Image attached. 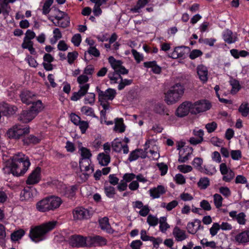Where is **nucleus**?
Here are the masks:
<instances>
[{"instance_id": "nucleus-1", "label": "nucleus", "mask_w": 249, "mask_h": 249, "mask_svg": "<svg viewBox=\"0 0 249 249\" xmlns=\"http://www.w3.org/2000/svg\"><path fill=\"white\" fill-rule=\"evenodd\" d=\"M94 72V67L92 65H88L86 67L82 74H80L79 69L75 70L73 72V75L77 77V82L79 86V90L77 92L73 93L71 99L73 101H77L87 93L90 87V84L88 82L91 78Z\"/></svg>"}, {"instance_id": "nucleus-2", "label": "nucleus", "mask_w": 249, "mask_h": 249, "mask_svg": "<svg viewBox=\"0 0 249 249\" xmlns=\"http://www.w3.org/2000/svg\"><path fill=\"white\" fill-rule=\"evenodd\" d=\"M7 165L11 173L15 176L24 175L31 165L27 156L22 153L18 152L10 158Z\"/></svg>"}, {"instance_id": "nucleus-3", "label": "nucleus", "mask_w": 249, "mask_h": 249, "mask_svg": "<svg viewBox=\"0 0 249 249\" xmlns=\"http://www.w3.org/2000/svg\"><path fill=\"white\" fill-rule=\"evenodd\" d=\"M58 224L56 220H52L36 226L30 229L29 236L31 240L37 243L44 240L47 234L53 230Z\"/></svg>"}, {"instance_id": "nucleus-4", "label": "nucleus", "mask_w": 249, "mask_h": 249, "mask_svg": "<svg viewBox=\"0 0 249 249\" xmlns=\"http://www.w3.org/2000/svg\"><path fill=\"white\" fill-rule=\"evenodd\" d=\"M62 203V200L59 197L52 196L46 197L36 203V207L41 212H46L54 210L58 208Z\"/></svg>"}, {"instance_id": "nucleus-5", "label": "nucleus", "mask_w": 249, "mask_h": 249, "mask_svg": "<svg viewBox=\"0 0 249 249\" xmlns=\"http://www.w3.org/2000/svg\"><path fill=\"white\" fill-rule=\"evenodd\" d=\"M184 93L183 86L179 83L171 87L165 94V101L168 105H172L177 102Z\"/></svg>"}, {"instance_id": "nucleus-6", "label": "nucleus", "mask_w": 249, "mask_h": 249, "mask_svg": "<svg viewBox=\"0 0 249 249\" xmlns=\"http://www.w3.org/2000/svg\"><path fill=\"white\" fill-rule=\"evenodd\" d=\"M29 132V127L16 124L8 130L7 134L9 138L18 139L23 135L28 134Z\"/></svg>"}, {"instance_id": "nucleus-7", "label": "nucleus", "mask_w": 249, "mask_h": 249, "mask_svg": "<svg viewBox=\"0 0 249 249\" xmlns=\"http://www.w3.org/2000/svg\"><path fill=\"white\" fill-rule=\"evenodd\" d=\"M68 243L72 247H89L88 236L85 237L79 234H73L69 237Z\"/></svg>"}, {"instance_id": "nucleus-8", "label": "nucleus", "mask_w": 249, "mask_h": 249, "mask_svg": "<svg viewBox=\"0 0 249 249\" xmlns=\"http://www.w3.org/2000/svg\"><path fill=\"white\" fill-rule=\"evenodd\" d=\"M91 160H83L79 161V165L81 174L79 175L82 181L87 180L89 176L94 171L93 166L90 164Z\"/></svg>"}, {"instance_id": "nucleus-9", "label": "nucleus", "mask_w": 249, "mask_h": 249, "mask_svg": "<svg viewBox=\"0 0 249 249\" xmlns=\"http://www.w3.org/2000/svg\"><path fill=\"white\" fill-rule=\"evenodd\" d=\"M211 107V104L208 100H198L194 103H192L191 113L192 114H196L200 112L206 111L210 109Z\"/></svg>"}, {"instance_id": "nucleus-10", "label": "nucleus", "mask_w": 249, "mask_h": 249, "mask_svg": "<svg viewBox=\"0 0 249 249\" xmlns=\"http://www.w3.org/2000/svg\"><path fill=\"white\" fill-rule=\"evenodd\" d=\"M108 60L109 63L115 71L122 74L128 73V71L122 66V62L121 61L116 60L113 56H109L108 58Z\"/></svg>"}, {"instance_id": "nucleus-11", "label": "nucleus", "mask_w": 249, "mask_h": 249, "mask_svg": "<svg viewBox=\"0 0 249 249\" xmlns=\"http://www.w3.org/2000/svg\"><path fill=\"white\" fill-rule=\"evenodd\" d=\"M41 168H36L29 175L26 182L28 185H34L38 183L41 180Z\"/></svg>"}, {"instance_id": "nucleus-12", "label": "nucleus", "mask_w": 249, "mask_h": 249, "mask_svg": "<svg viewBox=\"0 0 249 249\" xmlns=\"http://www.w3.org/2000/svg\"><path fill=\"white\" fill-rule=\"evenodd\" d=\"M192 110V103L184 102L177 108L176 115L178 117H183L189 113Z\"/></svg>"}, {"instance_id": "nucleus-13", "label": "nucleus", "mask_w": 249, "mask_h": 249, "mask_svg": "<svg viewBox=\"0 0 249 249\" xmlns=\"http://www.w3.org/2000/svg\"><path fill=\"white\" fill-rule=\"evenodd\" d=\"M116 94V90L112 89H108L105 91L99 90L98 91V100L108 101L112 100Z\"/></svg>"}, {"instance_id": "nucleus-14", "label": "nucleus", "mask_w": 249, "mask_h": 249, "mask_svg": "<svg viewBox=\"0 0 249 249\" xmlns=\"http://www.w3.org/2000/svg\"><path fill=\"white\" fill-rule=\"evenodd\" d=\"M73 217L74 220H81L87 219L89 216V212L83 207H77L73 210Z\"/></svg>"}, {"instance_id": "nucleus-15", "label": "nucleus", "mask_w": 249, "mask_h": 249, "mask_svg": "<svg viewBox=\"0 0 249 249\" xmlns=\"http://www.w3.org/2000/svg\"><path fill=\"white\" fill-rule=\"evenodd\" d=\"M229 216L232 220L236 221L240 225H245L246 223V215L243 212L237 213L236 211H232L229 212Z\"/></svg>"}, {"instance_id": "nucleus-16", "label": "nucleus", "mask_w": 249, "mask_h": 249, "mask_svg": "<svg viewBox=\"0 0 249 249\" xmlns=\"http://www.w3.org/2000/svg\"><path fill=\"white\" fill-rule=\"evenodd\" d=\"M89 247L92 246H104L107 245V240L106 238L100 236H88Z\"/></svg>"}, {"instance_id": "nucleus-17", "label": "nucleus", "mask_w": 249, "mask_h": 249, "mask_svg": "<svg viewBox=\"0 0 249 249\" xmlns=\"http://www.w3.org/2000/svg\"><path fill=\"white\" fill-rule=\"evenodd\" d=\"M193 152V149L190 147H186L182 148L179 151V162L183 163L186 162L190 159Z\"/></svg>"}, {"instance_id": "nucleus-18", "label": "nucleus", "mask_w": 249, "mask_h": 249, "mask_svg": "<svg viewBox=\"0 0 249 249\" xmlns=\"http://www.w3.org/2000/svg\"><path fill=\"white\" fill-rule=\"evenodd\" d=\"M36 116L30 109L23 110L19 115L18 119L24 123H27L33 120Z\"/></svg>"}, {"instance_id": "nucleus-19", "label": "nucleus", "mask_w": 249, "mask_h": 249, "mask_svg": "<svg viewBox=\"0 0 249 249\" xmlns=\"http://www.w3.org/2000/svg\"><path fill=\"white\" fill-rule=\"evenodd\" d=\"M36 96L35 93L27 90L22 91L20 95L22 102L27 105L31 104L34 101Z\"/></svg>"}, {"instance_id": "nucleus-20", "label": "nucleus", "mask_w": 249, "mask_h": 249, "mask_svg": "<svg viewBox=\"0 0 249 249\" xmlns=\"http://www.w3.org/2000/svg\"><path fill=\"white\" fill-rule=\"evenodd\" d=\"M197 73L200 80L203 83H206L208 79V71L207 68L202 65H199L196 68Z\"/></svg>"}, {"instance_id": "nucleus-21", "label": "nucleus", "mask_w": 249, "mask_h": 249, "mask_svg": "<svg viewBox=\"0 0 249 249\" xmlns=\"http://www.w3.org/2000/svg\"><path fill=\"white\" fill-rule=\"evenodd\" d=\"M147 156V152L142 149H137L132 151L129 156L128 160L130 162L137 160L139 158L144 159Z\"/></svg>"}, {"instance_id": "nucleus-22", "label": "nucleus", "mask_w": 249, "mask_h": 249, "mask_svg": "<svg viewBox=\"0 0 249 249\" xmlns=\"http://www.w3.org/2000/svg\"><path fill=\"white\" fill-rule=\"evenodd\" d=\"M172 233L176 240L178 242L182 241L188 237L186 231L177 226L173 229Z\"/></svg>"}, {"instance_id": "nucleus-23", "label": "nucleus", "mask_w": 249, "mask_h": 249, "mask_svg": "<svg viewBox=\"0 0 249 249\" xmlns=\"http://www.w3.org/2000/svg\"><path fill=\"white\" fill-rule=\"evenodd\" d=\"M222 36L224 40L228 44H231L237 41V38L236 34H233L231 30L228 29L223 32Z\"/></svg>"}, {"instance_id": "nucleus-24", "label": "nucleus", "mask_w": 249, "mask_h": 249, "mask_svg": "<svg viewBox=\"0 0 249 249\" xmlns=\"http://www.w3.org/2000/svg\"><path fill=\"white\" fill-rule=\"evenodd\" d=\"M165 192V187L162 185H158L157 187L151 188L149 191L150 196L153 199L159 198Z\"/></svg>"}, {"instance_id": "nucleus-25", "label": "nucleus", "mask_w": 249, "mask_h": 249, "mask_svg": "<svg viewBox=\"0 0 249 249\" xmlns=\"http://www.w3.org/2000/svg\"><path fill=\"white\" fill-rule=\"evenodd\" d=\"M78 152L81 157L79 161H83V160H91L90 158L92 156V154L89 149L86 147H83L81 145H79Z\"/></svg>"}, {"instance_id": "nucleus-26", "label": "nucleus", "mask_w": 249, "mask_h": 249, "mask_svg": "<svg viewBox=\"0 0 249 249\" xmlns=\"http://www.w3.org/2000/svg\"><path fill=\"white\" fill-rule=\"evenodd\" d=\"M235 240L239 244H245L249 242V230L242 231L235 236Z\"/></svg>"}, {"instance_id": "nucleus-27", "label": "nucleus", "mask_w": 249, "mask_h": 249, "mask_svg": "<svg viewBox=\"0 0 249 249\" xmlns=\"http://www.w3.org/2000/svg\"><path fill=\"white\" fill-rule=\"evenodd\" d=\"M203 229L201 226V221L198 219H196L194 222H189L187 226L188 231L191 234H195L200 229Z\"/></svg>"}, {"instance_id": "nucleus-28", "label": "nucleus", "mask_w": 249, "mask_h": 249, "mask_svg": "<svg viewBox=\"0 0 249 249\" xmlns=\"http://www.w3.org/2000/svg\"><path fill=\"white\" fill-rule=\"evenodd\" d=\"M0 110L3 115H8L15 113L16 108L10 106L7 103H3L0 105Z\"/></svg>"}, {"instance_id": "nucleus-29", "label": "nucleus", "mask_w": 249, "mask_h": 249, "mask_svg": "<svg viewBox=\"0 0 249 249\" xmlns=\"http://www.w3.org/2000/svg\"><path fill=\"white\" fill-rule=\"evenodd\" d=\"M143 66L145 68H151L154 73L160 74L161 72V68L157 65L155 61L145 62L143 63Z\"/></svg>"}, {"instance_id": "nucleus-30", "label": "nucleus", "mask_w": 249, "mask_h": 249, "mask_svg": "<svg viewBox=\"0 0 249 249\" xmlns=\"http://www.w3.org/2000/svg\"><path fill=\"white\" fill-rule=\"evenodd\" d=\"M31 104H32V106L30 109L36 116L44 108V106L40 100H37L36 102L33 101Z\"/></svg>"}, {"instance_id": "nucleus-31", "label": "nucleus", "mask_w": 249, "mask_h": 249, "mask_svg": "<svg viewBox=\"0 0 249 249\" xmlns=\"http://www.w3.org/2000/svg\"><path fill=\"white\" fill-rule=\"evenodd\" d=\"M48 18L49 20L53 22V24L55 26L63 28L68 27L70 24V19L68 15L64 17V18L59 21H54V19H52L51 18Z\"/></svg>"}, {"instance_id": "nucleus-32", "label": "nucleus", "mask_w": 249, "mask_h": 249, "mask_svg": "<svg viewBox=\"0 0 249 249\" xmlns=\"http://www.w3.org/2000/svg\"><path fill=\"white\" fill-rule=\"evenodd\" d=\"M99 224L101 228L105 231H106L108 233H112L113 230L108 222V218L104 217L99 220Z\"/></svg>"}, {"instance_id": "nucleus-33", "label": "nucleus", "mask_w": 249, "mask_h": 249, "mask_svg": "<svg viewBox=\"0 0 249 249\" xmlns=\"http://www.w3.org/2000/svg\"><path fill=\"white\" fill-rule=\"evenodd\" d=\"M97 160L101 166H107L110 161V158L109 155L106 154L104 153H101L98 154Z\"/></svg>"}, {"instance_id": "nucleus-34", "label": "nucleus", "mask_w": 249, "mask_h": 249, "mask_svg": "<svg viewBox=\"0 0 249 249\" xmlns=\"http://www.w3.org/2000/svg\"><path fill=\"white\" fill-rule=\"evenodd\" d=\"M154 111L161 116L169 115V110L162 104H157L154 108Z\"/></svg>"}, {"instance_id": "nucleus-35", "label": "nucleus", "mask_w": 249, "mask_h": 249, "mask_svg": "<svg viewBox=\"0 0 249 249\" xmlns=\"http://www.w3.org/2000/svg\"><path fill=\"white\" fill-rule=\"evenodd\" d=\"M149 1V0H138L136 5L130 9L134 13H140L141 9L144 7Z\"/></svg>"}, {"instance_id": "nucleus-36", "label": "nucleus", "mask_w": 249, "mask_h": 249, "mask_svg": "<svg viewBox=\"0 0 249 249\" xmlns=\"http://www.w3.org/2000/svg\"><path fill=\"white\" fill-rule=\"evenodd\" d=\"M114 130L116 132L123 133L125 131V126L122 118H117L115 120Z\"/></svg>"}, {"instance_id": "nucleus-37", "label": "nucleus", "mask_w": 249, "mask_h": 249, "mask_svg": "<svg viewBox=\"0 0 249 249\" xmlns=\"http://www.w3.org/2000/svg\"><path fill=\"white\" fill-rule=\"evenodd\" d=\"M159 223L160 224V230L162 232H165L170 228V225L167 223V217L165 216L160 217Z\"/></svg>"}, {"instance_id": "nucleus-38", "label": "nucleus", "mask_w": 249, "mask_h": 249, "mask_svg": "<svg viewBox=\"0 0 249 249\" xmlns=\"http://www.w3.org/2000/svg\"><path fill=\"white\" fill-rule=\"evenodd\" d=\"M62 37V33L59 29L55 28L53 30V37L50 39V42L51 44H54L59 39H61Z\"/></svg>"}, {"instance_id": "nucleus-39", "label": "nucleus", "mask_w": 249, "mask_h": 249, "mask_svg": "<svg viewBox=\"0 0 249 249\" xmlns=\"http://www.w3.org/2000/svg\"><path fill=\"white\" fill-rule=\"evenodd\" d=\"M184 54V52L181 50V47H177L169 55V56L173 59H177L182 57Z\"/></svg>"}, {"instance_id": "nucleus-40", "label": "nucleus", "mask_w": 249, "mask_h": 249, "mask_svg": "<svg viewBox=\"0 0 249 249\" xmlns=\"http://www.w3.org/2000/svg\"><path fill=\"white\" fill-rule=\"evenodd\" d=\"M81 112L86 116L92 117L93 118H98L94 113L93 109L88 106H83L81 108Z\"/></svg>"}, {"instance_id": "nucleus-41", "label": "nucleus", "mask_w": 249, "mask_h": 249, "mask_svg": "<svg viewBox=\"0 0 249 249\" xmlns=\"http://www.w3.org/2000/svg\"><path fill=\"white\" fill-rule=\"evenodd\" d=\"M210 185V179L207 177L201 178L197 182L198 187L201 190L206 189Z\"/></svg>"}, {"instance_id": "nucleus-42", "label": "nucleus", "mask_w": 249, "mask_h": 249, "mask_svg": "<svg viewBox=\"0 0 249 249\" xmlns=\"http://www.w3.org/2000/svg\"><path fill=\"white\" fill-rule=\"evenodd\" d=\"M25 234V231L22 229H19L13 232L11 235V239L13 241H17L20 239Z\"/></svg>"}, {"instance_id": "nucleus-43", "label": "nucleus", "mask_w": 249, "mask_h": 249, "mask_svg": "<svg viewBox=\"0 0 249 249\" xmlns=\"http://www.w3.org/2000/svg\"><path fill=\"white\" fill-rule=\"evenodd\" d=\"M160 219L153 214H149L147 217L146 222L151 227H155L158 225Z\"/></svg>"}, {"instance_id": "nucleus-44", "label": "nucleus", "mask_w": 249, "mask_h": 249, "mask_svg": "<svg viewBox=\"0 0 249 249\" xmlns=\"http://www.w3.org/2000/svg\"><path fill=\"white\" fill-rule=\"evenodd\" d=\"M53 3V0H46L43 4L42 12L43 15H46L51 11L50 7Z\"/></svg>"}, {"instance_id": "nucleus-45", "label": "nucleus", "mask_w": 249, "mask_h": 249, "mask_svg": "<svg viewBox=\"0 0 249 249\" xmlns=\"http://www.w3.org/2000/svg\"><path fill=\"white\" fill-rule=\"evenodd\" d=\"M95 101V95L94 93H89L84 100L85 104H89L90 105H93Z\"/></svg>"}, {"instance_id": "nucleus-46", "label": "nucleus", "mask_w": 249, "mask_h": 249, "mask_svg": "<svg viewBox=\"0 0 249 249\" xmlns=\"http://www.w3.org/2000/svg\"><path fill=\"white\" fill-rule=\"evenodd\" d=\"M121 74H120L119 72H117L116 71H114L113 72H110L108 74V77L110 80V83L111 84H115L118 82V80L121 78Z\"/></svg>"}, {"instance_id": "nucleus-47", "label": "nucleus", "mask_w": 249, "mask_h": 249, "mask_svg": "<svg viewBox=\"0 0 249 249\" xmlns=\"http://www.w3.org/2000/svg\"><path fill=\"white\" fill-rule=\"evenodd\" d=\"M230 83L232 87L231 93L232 94H235L240 89L239 82L234 79H231L230 81Z\"/></svg>"}, {"instance_id": "nucleus-48", "label": "nucleus", "mask_w": 249, "mask_h": 249, "mask_svg": "<svg viewBox=\"0 0 249 249\" xmlns=\"http://www.w3.org/2000/svg\"><path fill=\"white\" fill-rule=\"evenodd\" d=\"M20 199L21 200H27L33 197V195L30 189L23 190L20 193Z\"/></svg>"}, {"instance_id": "nucleus-49", "label": "nucleus", "mask_w": 249, "mask_h": 249, "mask_svg": "<svg viewBox=\"0 0 249 249\" xmlns=\"http://www.w3.org/2000/svg\"><path fill=\"white\" fill-rule=\"evenodd\" d=\"M178 204V202L177 200H174L167 204L165 202L162 203L161 207L162 208H166L168 211H170L177 206Z\"/></svg>"}, {"instance_id": "nucleus-50", "label": "nucleus", "mask_w": 249, "mask_h": 249, "mask_svg": "<svg viewBox=\"0 0 249 249\" xmlns=\"http://www.w3.org/2000/svg\"><path fill=\"white\" fill-rule=\"evenodd\" d=\"M39 141L38 138L33 135H30L23 140L24 143L26 144H36L39 142Z\"/></svg>"}, {"instance_id": "nucleus-51", "label": "nucleus", "mask_w": 249, "mask_h": 249, "mask_svg": "<svg viewBox=\"0 0 249 249\" xmlns=\"http://www.w3.org/2000/svg\"><path fill=\"white\" fill-rule=\"evenodd\" d=\"M213 202L216 208H220L222 206L223 198L218 194H215L213 196Z\"/></svg>"}, {"instance_id": "nucleus-52", "label": "nucleus", "mask_w": 249, "mask_h": 249, "mask_svg": "<svg viewBox=\"0 0 249 249\" xmlns=\"http://www.w3.org/2000/svg\"><path fill=\"white\" fill-rule=\"evenodd\" d=\"M105 193L106 196L109 198H113L115 195V188L111 186H106L105 187Z\"/></svg>"}, {"instance_id": "nucleus-53", "label": "nucleus", "mask_w": 249, "mask_h": 249, "mask_svg": "<svg viewBox=\"0 0 249 249\" xmlns=\"http://www.w3.org/2000/svg\"><path fill=\"white\" fill-rule=\"evenodd\" d=\"M239 111L244 117H247L249 115V107L248 103L242 104L239 107Z\"/></svg>"}, {"instance_id": "nucleus-54", "label": "nucleus", "mask_w": 249, "mask_h": 249, "mask_svg": "<svg viewBox=\"0 0 249 249\" xmlns=\"http://www.w3.org/2000/svg\"><path fill=\"white\" fill-rule=\"evenodd\" d=\"M120 79H121V81L119 83L118 86V89L120 90L124 89L125 86H129V85H131L133 82V80L132 79H123V78L122 77H121V78H120Z\"/></svg>"}, {"instance_id": "nucleus-55", "label": "nucleus", "mask_w": 249, "mask_h": 249, "mask_svg": "<svg viewBox=\"0 0 249 249\" xmlns=\"http://www.w3.org/2000/svg\"><path fill=\"white\" fill-rule=\"evenodd\" d=\"M231 159L234 160H238L242 158V152L240 150H232L230 152Z\"/></svg>"}, {"instance_id": "nucleus-56", "label": "nucleus", "mask_w": 249, "mask_h": 249, "mask_svg": "<svg viewBox=\"0 0 249 249\" xmlns=\"http://www.w3.org/2000/svg\"><path fill=\"white\" fill-rule=\"evenodd\" d=\"M77 126H79L81 133L85 134L89 127V124L87 121H81Z\"/></svg>"}, {"instance_id": "nucleus-57", "label": "nucleus", "mask_w": 249, "mask_h": 249, "mask_svg": "<svg viewBox=\"0 0 249 249\" xmlns=\"http://www.w3.org/2000/svg\"><path fill=\"white\" fill-rule=\"evenodd\" d=\"M220 229V225L218 223H214L210 229V233L212 236H215Z\"/></svg>"}, {"instance_id": "nucleus-58", "label": "nucleus", "mask_w": 249, "mask_h": 249, "mask_svg": "<svg viewBox=\"0 0 249 249\" xmlns=\"http://www.w3.org/2000/svg\"><path fill=\"white\" fill-rule=\"evenodd\" d=\"M219 191L225 197H229L231 195V191L228 187H221L219 189Z\"/></svg>"}, {"instance_id": "nucleus-59", "label": "nucleus", "mask_w": 249, "mask_h": 249, "mask_svg": "<svg viewBox=\"0 0 249 249\" xmlns=\"http://www.w3.org/2000/svg\"><path fill=\"white\" fill-rule=\"evenodd\" d=\"M81 36L79 34H75L71 38V41L75 46H79L81 42Z\"/></svg>"}, {"instance_id": "nucleus-60", "label": "nucleus", "mask_w": 249, "mask_h": 249, "mask_svg": "<svg viewBox=\"0 0 249 249\" xmlns=\"http://www.w3.org/2000/svg\"><path fill=\"white\" fill-rule=\"evenodd\" d=\"M78 53L76 52L69 53L67 55L68 63L70 64H72L78 57Z\"/></svg>"}, {"instance_id": "nucleus-61", "label": "nucleus", "mask_w": 249, "mask_h": 249, "mask_svg": "<svg viewBox=\"0 0 249 249\" xmlns=\"http://www.w3.org/2000/svg\"><path fill=\"white\" fill-rule=\"evenodd\" d=\"M132 53L138 63H139L143 59V56L142 54L137 52L136 50L132 49L131 51Z\"/></svg>"}, {"instance_id": "nucleus-62", "label": "nucleus", "mask_w": 249, "mask_h": 249, "mask_svg": "<svg viewBox=\"0 0 249 249\" xmlns=\"http://www.w3.org/2000/svg\"><path fill=\"white\" fill-rule=\"evenodd\" d=\"M178 169L183 173H187L191 172L193 168L191 166L188 165H180L178 166Z\"/></svg>"}, {"instance_id": "nucleus-63", "label": "nucleus", "mask_w": 249, "mask_h": 249, "mask_svg": "<svg viewBox=\"0 0 249 249\" xmlns=\"http://www.w3.org/2000/svg\"><path fill=\"white\" fill-rule=\"evenodd\" d=\"M200 206L204 211H209L212 209L210 203L206 200H202L200 202Z\"/></svg>"}, {"instance_id": "nucleus-64", "label": "nucleus", "mask_w": 249, "mask_h": 249, "mask_svg": "<svg viewBox=\"0 0 249 249\" xmlns=\"http://www.w3.org/2000/svg\"><path fill=\"white\" fill-rule=\"evenodd\" d=\"M150 209L148 205H144L139 212V214L143 217L147 216L150 212Z\"/></svg>"}]
</instances>
